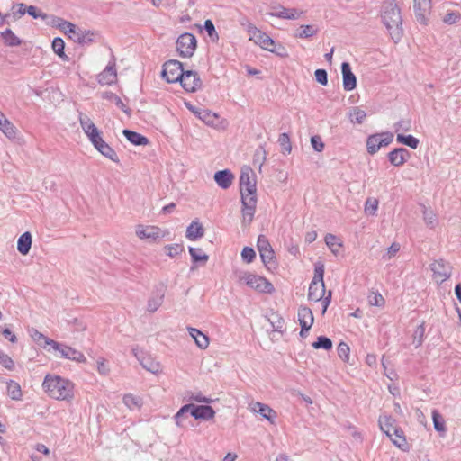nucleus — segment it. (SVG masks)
I'll list each match as a JSON object with an SVG mask.
<instances>
[{
  "label": "nucleus",
  "mask_w": 461,
  "mask_h": 461,
  "mask_svg": "<svg viewBox=\"0 0 461 461\" xmlns=\"http://www.w3.org/2000/svg\"><path fill=\"white\" fill-rule=\"evenodd\" d=\"M240 193L242 203V226L246 227L252 222L257 206L255 173L249 167L241 168L240 175Z\"/></svg>",
  "instance_id": "obj_1"
},
{
  "label": "nucleus",
  "mask_w": 461,
  "mask_h": 461,
  "mask_svg": "<svg viewBox=\"0 0 461 461\" xmlns=\"http://www.w3.org/2000/svg\"><path fill=\"white\" fill-rule=\"evenodd\" d=\"M381 18L392 40L394 42L399 41L403 33L402 18L400 8L393 1H388L384 4Z\"/></svg>",
  "instance_id": "obj_2"
},
{
  "label": "nucleus",
  "mask_w": 461,
  "mask_h": 461,
  "mask_svg": "<svg viewBox=\"0 0 461 461\" xmlns=\"http://www.w3.org/2000/svg\"><path fill=\"white\" fill-rule=\"evenodd\" d=\"M42 386L48 393L57 400H70L73 398V384L60 376L46 375Z\"/></svg>",
  "instance_id": "obj_3"
},
{
  "label": "nucleus",
  "mask_w": 461,
  "mask_h": 461,
  "mask_svg": "<svg viewBox=\"0 0 461 461\" xmlns=\"http://www.w3.org/2000/svg\"><path fill=\"white\" fill-rule=\"evenodd\" d=\"M324 272V264L320 261L315 263L314 276L309 285L308 300L319 302L325 295Z\"/></svg>",
  "instance_id": "obj_4"
},
{
  "label": "nucleus",
  "mask_w": 461,
  "mask_h": 461,
  "mask_svg": "<svg viewBox=\"0 0 461 461\" xmlns=\"http://www.w3.org/2000/svg\"><path fill=\"white\" fill-rule=\"evenodd\" d=\"M238 279L239 282H244L249 287L260 293L272 294L275 290L267 278L249 272H240Z\"/></svg>",
  "instance_id": "obj_5"
},
{
  "label": "nucleus",
  "mask_w": 461,
  "mask_h": 461,
  "mask_svg": "<svg viewBox=\"0 0 461 461\" xmlns=\"http://www.w3.org/2000/svg\"><path fill=\"white\" fill-rule=\"evenodd\" d=\"M46 345L51 346L55 351L59 353L60 357L78 363H85L86 361V358L82 352L69 346L57 342L53 339L46 340Z\"/></svg>",
  "instance_id": "obj_6"
},
{
  "label": "nucleus",
  "mask_w": 461,
  "mask_h": 461,
  "mask_svg": "<svg viewBox=\"0 0 461 461\" xmlns=\"http://www.w3.org/2000/svg\"><path fill=\"white\" fill-rule=\"evenodd\" d=\"M183 65L178 59H167L163 64L161 77L167 83H176L183 76Z\"/></svg>",
  "instance_id": "obj_7"
},
{
  "label": "nucleus",
  "mask_w": 461,
  "mask_h": 461,
  "mask_svg": "<svg viewBox=\"0 0 461 461\" xmlns=\"http://www.w3.org/2000/svg\"><path fill=\"white\" fill-rule=\"evenodd\" d=\"M196 49V39L194 34L185 32L176 41V50L183 58H191Z\"/></svg>",
  "instance_id": "obj_8"
},
{
  "label": "nucleus",
  "mask_w": 461,
  "mask_h": 461,
  "mask_svg": "<svg viewBox=\"0 0 461 461\" xmlns=\"http://www.w3.org/2000/svg\"><path fill=\"white\" fill-rule=\"evenodd\" d=\"M430 269L433 272L437 282L443 283L451 276L452 267L444 259L435 260L430 264Z\"/></svg>",
  "instance_id": "obj_9"
},
{
  "label": "nucleus",
  "mask_w": 461,
  "mask_h": 461,
  "mask_svg": "<svg viewBox=\"0 0 461 461\" xmlns=\"http://www.w3.org/2000/svg\"><path fill=\"white\" fill-rule=\"evenodd\" d=\"M136 235L141 240L156 242L165 237V232L158 226L139 225L136 229Z\"/></svg>",
  "instance_id": "obj_10"
},
{
  "label": "nucleus",
  "mask_w": 461,
  "mask_h": 461,
  "mask_svg": "<svg viewBox=\"0 0 461 461\" xmlns=\"http://www.w3.org/2000/svg\"><path fill=\"white\" fill-rule=\"evenodd\" d=\"M188 406L189 407H185L184 410H190V415L195 420H210L215 416V411L210 405L188 403Z\"/></svg>",
  "instance_id": "obj_11"
},
{
  "label": "nucleus",
  "mask_w": 461,
  "mask_h": 461,
  "mask_svg": "<svg viewBox=\"0 0 461 461\" xmlns=\"http://www.w3.org/2000/svg\"><path fill=\"white\" fill-rule=\"evenodd\" d=\"M183 88L187 92H194L196 91L202 85L200 78L197 76V73L193 70L183 71V76L181 79L178 81Z\"/></svg>",
  "instance_id": "obj_12"
},
{
  "label": "nucleus",
  "mask_w": 461,
  "mask_h": 461,
  "mask_svg": "<svg viewBox=\"0 0 461 461\" xmlns=\"http://www.w3.org/2000/svg\"><path fill=\"white\" fill-rule=\"evenodd\" d=\"M432 0H414L413 9L416 16V20L420 24H426L428 16L430 14L432 7Z\"/></svg>",
  "instance_id": "obj_13"
},
{
  "label": "nucleus",
  "mask_w": 461,
  "mask_h": 461,
  "mask_svg": "<svg viewBox=\"0 0 461 461\" xmlns=\"http://www.w3.org/2000/svg\"><path fill=\"white\" fill-rule=\"evenodd\" d=\"M97 81L102 86H111L117 81L115 63L109 62L106 68L98 74Z\"/></svg>",
  "instance_id": "obj_14"
},
{
  "label": "nucleus",
  "mask_w": 461,
  "mask_h": 461,
  "mask_svg": "<svg viewBox=\"0 0 461 461\" xmlns=\"http://www.w3.org/2000/svg\"><path fill=\"white\" fill-rule=\"evenodd\" d=\"M410 157V151L404 148H396L387 154L389 162L394 167L402 166Z\"/></svg>",
  "instance_id": "obj_15"
},
{
  "label": "nucleus",
  "mask_w": 461,
  "mask_h": 461,
  "mask_svg": "<svg viewBox=\"0 0 461 461\" xmlns=\"http://www.w3.org/2000/svg\"><path fill=\"white\" fill-rule=\"evenodd\" d=\"M343 87L346 91H351L357 86V77L351 71L349 63L343 62L341 65Z\"/></svg>",
  "instance_id": "obj_16"
},
{
  "label": "nucleus",
  "mask_w": 461,
  "mask_h": 461,
  "mask_svg": "<svg viewBox=\"0 0 461 461\" xmlns=\"http://www.w3.org/2000/svg\"><path fill=\"white\" fill-rule=\"evenodd\" d=\"M297 316L299 324L303 327V330H310L314 322L312 310L307 306H300L298 308Z\"/></svg>",
  "instance_id": "obj_17"
},
{
  "label": "nucleus",
  "mask_w": 461,
  "mask_h": 461,
  "mask_svg": "<svg viewBox=\"0 0 461 461\" xmlns=\"http://www.w3.org/2000/svg\"><path fill=\"white\" fill-rule=\"evenodd\" d=\"M213 179L222 189H228L233 183L234 175L230 169L219 170L214 173Z\"/></svg>",
  "instance_id": "obj_18"
},
{
  "label": "nucleus",
  "mask_w": 461,
  "mask_h": 461,
  "mask_svg": "<svg viewBox=\"0 0 461 461\" xmlns=\"http://www.w3.org/2000/svg\"><path fill=\"white\" fill-rule=\"evenodd\" d=\"M258 43L259 44V46L262 49H264L266 50H268L270 52L276 53L278 56H282L283 55L280 50H284V48L281 45H279L278 49H276V44L274 41V40L271 39L266 33H260L258 36Z\"/></svg>",
  "instance_id": "obj_19"
},
{
  "label": "nucleus",
  "mask_w": 461,
  "mask_h": 461,
  "mask_svg": "<svg viewBox=\"0 0 461 461\" xmlns=\"http://www.w3.org/2000/svg\"><path fill=\"white\" fill-rule=\"evenodd\" d=\"M252 411L259 413L264 419L267 420L271 423H274V420L276 418V412L265 403L258 402H255L252 406Z\"/></svg>",
  "instance_id": "obj_20"
},
{
  "label": "nucleus",
  "mask_w": 461,
  "mask_h": 461,
  "mask_svg": "<svg viewBox=\"0 0 461 461\" xmlns=\"http://www.w3.org/2000/svg\"><path fill=\"white\" fill-rule=\"evenodd\" d=\"M203 235L204 229L198 220L193 221L186 229L185 237L190 240H197L203 238Z\"/></svg>",
  "instance_id": "obj_21"
},
{
  "label": "nucleus",
  "mask_w": 461,
  "mask_h": 461,
  "mask_svg": "<svg viewBox=\"0 0 461 461\" xmlns=\"http://www.w3.org/2000/svg\"><path fill=\"white\" fill-rule=\"evenodd\" d=\"M378 423L381 430L392 438L393 429H397L396 420L392 416L384 415L379 417Z\"/></svg>",
  "instance_id": "obj_22"
},
{
  "label": "nucleus",
  "mask_w": 461,
  "mask_h": 461,
  "mask_svg": "<svg viewBox=\"0 0 461 461\" xmlns=\"http://www.w3.org/2000/svg\"><path fill=\"white\" fill-rule=\"evenodd\" d=\"M303 14V11L296 9V8H285L281 7L275 13H272L271 15L276 16L280 19H287V20H296L300 18Z\"/></svg>",
  "instance_id": "obj_23"
},
{
  "label": "nucleus",
  "mask_w": 461,
  "mask_h": 461,
  "mask_svg": "<svg viewBox=\"0 0 461 461\" xmlns=\"http://www.w3.org/2000/svg\"><path fill=\"white\" fill-rule=\"evenodd\" d=\"M122 134L131 144L135 146H144L149 142L147 137L131 130L124 129L122 131Z\"/></svg>",
  "instance_id": "obj_24"
},
{
  "label": "nucleus",
  "mask_w": 461,
  "mask_h": 461,
  "mask_svg": "<svg viewBox=\"0 0 461 461\" xmlns=\"http://www.w3.org/2000/svg\"><path fill=\"white\" fill-rule=\"evenodd\" d=\"M103 99L109 100L114 102L115 105L120 108L124 113H126L129 117L131 114V110L127 107L122 99L116 95L114 93L111 91H105L101 94Z\"/></svg>",
  "instance_id": "obj_25"
},
{
  "label": "nucleus",
  "mask_w": 461,
  "mask_h": 461,
  "mask_svg": "<svg viewBox=\"0 0 461 461\" xmlns=\"http://www.w3.org/2000/svg\"><path fill=\"white\" fill-rule=\"evenodd\" d=\"M165 296L164 289H157L156 294L150 297L147 303V311L155 312L162 304Z\"/></svg>",
  "instance_id": "obj_26"
},
{
  "label": "nucleus",
  "mask_w": 461,
  "mask_h": 461,
  "mask_svg": "<svg viewBox=\"0 0 461 461\" xmlns=\"http://www.w3.org/2000/svg\"><path fill=\"white\" fill-rule=\"evenodd\" d=\"M189 335L194 339L196 345L202 348L205 349L209 346V338L195 328H188Z\"/></svg>",
  "instance_id": "obj_27"
},
{
  "label": "nucleus",
  "mask_w": 461,
  "mask_h": 461,
  "mask_svg": "<svg viewBox=\"0 0 461 461\" xmlns=\"http://www.w3.org/2000/svg\"><path fill=\"white\" fill-rule=\"evenodd\" d=\"M259 254L263 264L268 270L276 268L277 262L272 248H269L267 250H261L259 251Z\"/></svg>",
  "instance_id": "obj_28"
},
{
  "label": "nucleus",
  "mask_w": 461,
  "mask_h": 461,
  "mask_svg": "<svg viewBox=\"0 0 461 461\" xmlns=\"http://www.w3.org/2000/svg\"><path fill=\"white\" fill-rule=\"evenodd\" d=\"M392 434L393 437L390 439L395 446L404 451L409 449V445L406 441L404 432L401 428L397 427V429H393V432H392Z\"/></svg>",
  "instance_id": "obj_29"
},
{
  "label": "nucleus",
  "mask_w": 461,
  "mask_h": 461,
  "mask_svg": "<svg viewBox=\"0 0 461 461\" xmlns=\"http://www.w3.org/2000/svg\"><path fill=\"white\" fill-rule=\"evenodd\" d=\"M32 246V235L26 231L23 233L17 241V249L22 255H27Z\"/></svg>",
  "instance_id": "obj_30"
},
{
  "label": "nucleus",
  "mask_w": 461,
  "mask_h": 461,
  "mask_svg": "<svg viewBox=\"0 0 461 461\" xmlns=\"http://www.w3.org/2000/svg\"><path fill=\"white\" fill-rule=\"evenodd\" d=\"M103 156L111 159L113 162L119 163V158L115 150L108 145L104 140H102L97 147H95Z\"/></svg>",
  "instance_id": "obj_31"
},
{
  "label": "nucleus",
  "mask_w": 461,
  "mask_h": 461,
  "mask_svg": "<svg viewBox=\"0 0 461 461\" xmlns=\"http://www.w3.org/2000/svg\"><path fill=\"white\" fill-rule=\"evenodd\" d=\"M381 137L382 135L375 133L366 139V149L370 155H375L383 147Z\"/></svg>",
  "instance_id": "obj_32"
},
{
  "label": "nucleus",
  "mask_w": 461,
  "mask_h": 461,
  "mask_svg": "<svg viewBox=\"0 0 461 461\" xmlns=\"http://www.w3.org/2000/svg\"><path fill=\"white\" fill-rule=\"evenodd\" d=\"M189 109L192 110L197 116L206 124L213 125L218 119V115L214 113H212L209 110L201 109L199 111L194 110L192 106H189Z\"/></svg>",
  "instance_id": "obj_33"
},
{
  "label": "nucleus",
  "mask_w": 461,
  "mask_h": 461,
  "mask_svg": "<svg viewBox=\"0 0 461 461\" xmlns=\"http://www.w3.org/2000/svg\"><path fill=\"white\" fill-rule=\"evenodd\" d=\"M348 117L352 123L362 124L366 117V113L358 106L351 107Z\"/></svg>",
  "instance_id": "obj_34"
},
{
  "label": "nucleus",
  "mask_w": 461,
  "mask_h": 461,
  "mask_svg": "<svg viewBox=\"0 0 461 461\" xmlns=\"http://www.w3.org/2000/svg\"><path fill=\"white\" fill-rule=\"evenodd\" d=\"M6 390H7L8 396L12 400H14V401L22 400L23 393H22L21 386L17 382L14 381V380H10L9 382H7Z\"/></svg>",
  "instance_id": "obj_35"
},
{
  "label": "nucleus",
  "mask_w": 461,
  "mask_h": 461,
  "mask_svg": "<svg viewBox=\"0 0 461 461\" xmlns=\"http://www.w3.org/2000/svg\"><path fill=\"white\" fill-rule=\"evenodd\" d=\"M396 141L400 144L408 146L412 149H416L420 143V140L416 137L401 133L397 134Z\"/></svg>",
  "instance_id": "obj_36"
},
{
  "label": "nucleus",
  "mask_w": 461,
  "mask_h": 461,
  "mask_svg": "<svg viewBox=\"0 0 461 461\" xmlns=\"http://www.w3.org/2000/svg\"><path fill=\"white\" fill-rule=\"evenodd\" d=\"M318 32V28L314 25H301L295 32V37L301 39H309Z\"/></svg>",
  "instance_id": "obj_37"
},
{
  "label": "nucleus",
  "mask_w": 461,
  "mask_h": 461,
  "mask_svg": "<svg viewBox=\"0 0 461 461\" xmlns=\"http://www.w3.org/2000/svg\"><path fill=\"white\" fill-rule=\"evenodd\" d=\"M432 420L435 430L444 435L447 431L445 420L437 410H433L432 411Z\"/></svg>",
  "instance_id": "obj_38"
},
{
  "label": "nucleus",
  "mask_w": 461,
  "mask_h": 461,
  "mask_svg": "<svg viewBox=\"0 0 461 461\" xmlns=\"http://www.w3.org/2000/svg\"><path fill=\"white\" fill-rule=\"evenodd\" d=\"M140 365L142 367L152 374H158L160 371V364L151 357H143L140 360Z\"/></svg>",
  "instance_id": "obj_39"
},
{
  "label": "nucleus",
  "mask_w": 461,
  "mask_h": 461,
  "mask_svg": "<svg viewBox=\"0 0 461 461\" xmlns=\"http://www.w3.org/2000/svg\"><path fill=\"white\" fill-rule=\"evenodd\" d=\"M189 253L193 263L203 262L205 264L209 259V256L205 253H203L202 249L199 248L189 247Z\"/></svg>",
  "instance_id": "obj_40"
},
{
  "label": "nucleus",
  "mask_w": 461,
  "mask_h": 461,
  "mask_svg": "<svg viewBox=\"0 0 461 461\" xmlns=\"http://www.w3.org/2000/svg\"><path fill=\"white\" fill-rule=\"evenodd\" d=\"M269 321L275 331L283 333L285 331V320L277 313H272Z\"/></svg>",
  "instance_id": "obj_41"
},
{
  "label": "nucleus",
  "mask_w": 461,
  "mask_h": 461,
  "mask_svg": "<svg viewBox=\"0 0 461 461\" xmlns=\"http://www.w3.org/2000/svg\"><path fill=\"white\" fill-rule=\"evenodd\" d=\"M185 407H189L188 403L182 406L174 416L176 426L180 428H184L185 426V421L188 419V413H190V410H184Z\"/></svg>",
  "instance_id": "obj_42"
},
{
  "label": "nucleus",
  "mask_w": 461,
  "mask_h": 461,
  "mask_svg": "<svg viewBox=\"0 0 461 461\" xmlns=\"http://www.w3.org/2000/svg\"><path fill=\"white\" fill-rule=\"evenodd\" d=\"M312 347L315 349L322 348L325 350H330L332 348V341L326 336H319L312 343Z\"/></svg>",
  "instance_id": "obj_43"
},
{
  "label": "nucleus",
  "mask_w": 461,
  "mask_h": 461,
  "mask_svg": "<svg viewBox=\"0 0 461 461\" xmlns=\"http://www.w3.org/2000/svg\"><path fill=\"white\" fill-rule=\"evenodd\" d=\"M424 334H425V322L423 321L421 324H420L416 328V330H414V333H413V344L416 348L422 345Z\"/></svg>",
  "instance_id": "obj_44"
},
{
  "label": "nucleus",
  "mask_w": 461,
  "mask_h": 461,
  "mask_svg": "<svg viewBox=\"0 0 461 461\" xmlns=\"http://www.w3.org/2000/svg\"><path fill=\"white\" fill-rule=\"evenodd\" d=\"M1 34L5 42L9 46H18L21 43L19 38L12 32L11 29H6Z\"/></svg>",
  "instance_id": "obj_45"
},
{
  "label": "nucleus",
  "mask_w": 461,
  "mask_h": 461,
  "mask_svg": "<svg viewBox=\"0 0 461 461\" xmlns=\"http://www.w3.org/2000/svg\"><path fill=\"white\" fill-rule=\"evenodd\" d=\"M1 131L8 138L14 139L16 137L15 126L7 119H3Z\"/></svg>",
  "instance_id": "obj_46"
},
{
  "label": "nucleus",
  "mask_w": 461,
  "mask_h": 461,
  "mask_svg": "<svg viewBox=\"0 0 461 461\" xmlns=\"http://www.w3.org/2000/svg\"><path fill=\"white\" fill-rule=\"evenodd\" d=\"M278 143L282 148L283 154H289L292 150V145L290 141V137L287 133L284 132L279 135Z\"/></svg>",
  "instance_id": "obj_47"
},
{
  "label": "nucleus",
  "mask_w": 461,
  "mask_h": 461,
  "mask_svg": "<svg viewBox=\"0 0 461 461\" xmlns=\"http://www.w3.org/2000/svg\"><path fill=\"white\" fill-rule=\"evenodd\" d=\"M51 48L59 58H68L64 53L65 43L61 38L56 37L52 41Z\"/></svg>",
  "instance_id": "obj_48"
},
{
  "label": "nucleus",
  "mask_w": 461,
  "mask_h": 461,
  "mask_svg": "<svg viewBox=\"0 0 461 461\" xmlns=\"http://www.w3.org/2000/svg\"><path fill=\"white\" fill-rule=\"evenodd\" d=\"M166 254L170 258H175L184 252L185 248L181 244H168L164 247Z\"/></svg>",
  "instance_id": "obj_49"
},
{
  "label": "nucleus",
  "mask_w": 461,
  "mask_h": 461,
  "mask_svg": "<svg viewBox=\"0 0 461 461\" xmlns=\"http://www.w3.org/2000/svg\"><path fill=\"white\" fill-rule=\"evenodd\" d=\"M337 350L339 358L345 363H349V346L347 343L341 341L338 345Z\"/></svg>",
  "instance_id": "obj_50"
},
{
  "label": "nucleus",
  "mask_w": 461,
  "mask_h": 461,
  "mask_svg": "<svg viewBox=\"0 0 461 461\" xmlns=\"http://www.w3.org/2000/svg\"><path fill=\"white\" fill-rule=\"evenodd\" d=\"M267 158V152L262 145H260L254 153L253 163L258 164L259 167H262Z\"/></svg>",
  "instance_id": "obj_51"
},
{
  "label": "nucleus",
  "mask_w": 461,
  "mask_h": 461,
  "mask_svg": "<svg viewBox=\"0 0 461 461\" xmlns=\"http://www.w3.org/2000/svg\"><path fill=\"white\" fill-rule=\"evenodd\" d=\"M79 122L84 132H87L91 131V129L96 128L92 120L86 114L80 113L79 114Z\"/></svg>",
  "instance_id": "obj_52"
},
{
  "label": "nucleus",
  "mask_w": 461,
  "mask_h": 461,
  "mask_svg": "<svg viewBox=\"0 0 461 461\" xmlns=\"http://www.w3.org/2000/svg\"><path fill=\"white\" fill-rule=\"evenodd\" d=\"M378 207V201L375 198H367L365 203V212L368 215H375Z\"/></svg>",
  "instance_id": "obj_53"
},
{
  "label": "nucleus",
  "mask_w": 461,
  "mask_h": 461,
  "mask_svg": "<svg viewBox=\"0 0 461 461\" xmlns=\"http://www.w3.org/2000/svg\"><path fill=\"white\" fill-rule=\"evenodd\" d=\"M122 401L129 409L140 406V399L132 394H125Z\"/></svg>",
  "instance_id": "obj_54"
},
{
  "label": "nucleus",
  "mask_w": 461,
  "mask_h": 461,
  "mask_svg": "<svg viewBox=\"0 0 461 461\" xmlns=\"http://www.w3.org/2000/svg\"><path fill=\"white\" fill-rule=\"evenodd\" d=\"M241 258L246 263H251L256 258V252L251 247H244L241 251Z\"/></svg>",
  "instance_id": "obj_55"
},
{
  "label": "nucleus",
  "mask_w": 461,
  "mask_h": 461,
  "mask_svg": "<svg viewBox=\"0 0 461 461\" xmlns=\"http://www.w3.org/2000/svg\"><path fill=\"white\" fill-rule=\"evenodd\" d=\"M203 27L212 41H214L218 40V33L216 32L215 26H214L213 23L212 22V20H209V19L206 20L204 22Z\"/></svg>",
  "instance_id": "obj_56"
},
{
  "label": "nucleus",
  "mask_w": 461,
  "mask_h": 461,
  "mask_svg": "<svg viewBox=\"0 0 461 461\" xmlns=\"http://www.w3.org/2000/svg\"><path fill=\"white\" fill-rule=\"evenodd\" d=\"M325 243L334 253L336 251L335 247H341V243L339 242L338 237L330 233L325 236Z\"/></svg>",
  "instance_id": "obj_57"
},
{
  "label": "nucleus",
  "mask_w": 461,
  "mask_h": 461,
  "mask_svg": "<svg viewBox=\"0 0 461 461\" xmlns=\"http://www.w3.org/2000/svg\"><path fill=\"white\" fill-rule=\"evenodd\" d=\"M315 80L321 84V86H325L328 85V73L325 69L318 68L314 72Z\"/></svg>",
  "instance_id": "obj_58"
},
{
  "label": "nucleus",
  "mask_w": 461,
  "mask_h": 461,
  "mask_svg": "<svg viewBox=\"0 0 461 461\" xmlns=\"http://www.w3.org/2000/svg\"><path fill=\"white\" fill-rule=\"evenodd\" d=\"M95 33L91 31L83 30L78 44L84 46L94 41Z\"/></svg>",
  "instance_id": "obj_59"
},
{
  "label": "nucleus",
  "mask_w": 461,
  "mask_h": 461,
  "mask_svg": "<svg viewBox=\"0 0 461 461\" xmlns=\"http://www.w3.org/2000/svg\"><path fill=\"white\" fill-rule=\"evenodd\" d=\"M0 364L8 370H13L14 367L13 359L2 351H0Z\"/></svg>",
  "instance_id": "obj_60"
},
{
  "label": "nucleus",
  "mask_w": 461,
  "mask_h": 461,
  "mask_svg": "<svg viewBox=\"0 0 461 461\" xmlns=\"http://www.w3.org/2000/svg\"><path fill=\"white\" fill-rule=\"evenodd\" d=\"M393 127H394L395 132H398L400 131H411V120H409V119L401 120V121L397 122Z\"/></svg>",
  "instance_id": "obj_61"
},
{
  "label": "nucleus",
  "mask_w": 461,
  "mask_h": 461,
  "mask_svg": "<svg viewBox=\"0 0 461 461\" xmlns=\"http://www.w3.org/2000/svg\"><path fill=\"white\" fill-rule=\"evenodd\" d=\"M59 27L68 36L76 30L77 26L70 22L59 19Z\"/></svg>",
  "instance_id": "obj_62"
},
{
  "label": "nucleus",
  "mask_w": 461,
  "mask_h": 461,
  "mask_svg": "<svg viewBox=\"0 0 461 461\" xmlns=\"http://www.w3.org/2000/svg\"><path fill=\"white\" fill-rule=\"evenodd\" d=\"M257 248L258 251L267 250L272 248L268 239L265 235H259L257 241Z\"/></svg>",
  "instance_id": "obj_63"
},
{
  "label": "nucleus",
  "mask_w": 461,
  "mask_h": 461,
  "mask_svg": "<svg viewBox=\"0 0 461 461\" xmlns=\"http://www.w3.org/2000/svg\"><path fill=\"white\" fill-rule=\"evenodd\" d=\"M311 144L315 151L321 152L324 149V143L319 135L311 138Z\"/></svg>",
  "instance_id": "obj_64"
}]
</instances>
